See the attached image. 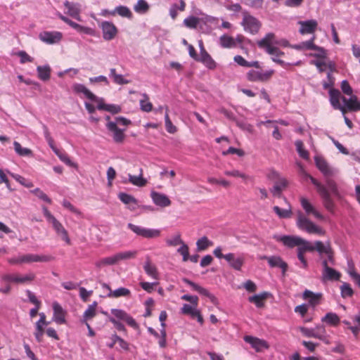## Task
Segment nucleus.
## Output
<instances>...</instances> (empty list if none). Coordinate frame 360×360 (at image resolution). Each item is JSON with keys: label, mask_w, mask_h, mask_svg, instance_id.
Instances as JSON below:
<instances>
[{"label": "nucleus", "mask_w": 360, "mask_h": 360, "mask_svg": "<svg viewBox=\"0 0 360 360\" xmlns=\"http://www.w3.org/2000/svg\"><path fill=\"white\" fill-rule=\"evenodd\" d=\"M315 163L317 168L326 176V185L321 184L315 178L309 176L311 182L316 186L318 193L320 195L325 208L331 213L335 210V202L331 198V195L340 198V193L336 182L330 179L335 174V171L332 169L326 162V160L319 156H316Z\"/></svg>", "instance_id": "1"}, {"label": "nucleus", "mask_w": 360, "mask_h": 360, "mask_svg": "<svg viewBox=\"0 0 360 360\" xmlns=\"http://www.w3.org/2000/svg\"><path fill=\"white\" fill-rule=\"evenodd\" d=\"M131 124V121L123 117H117L114 121H109L106 123V128L112 133L113 140L115 143H121L124 141L125 129H120L119 126L126 127Z\"/></svg>", "instance_id": "2"}, {"label": "nucleus", "mask_w": 360, "mask_h": 360, "mask_svg": "<svg viewBox=\"0 0 360 360\" xmlns=\"http://www.w3.org/2000/svg\"><path fill=\"white\" fill-rule=\"evenodd\" d=\"M297 225L301 230L307 231L310 234H317L319 236L325 235V231L319 226L307 219L302 213H299L297 217Z\"/></svg>", "instance_id": "3"}, {"label": "nucleus", "mask_w": 360, "mask_h": 360, "mask_svg": "<svg viewBox=\"0 0 360 360\" xmlns=\"http://www.w3.org/2000/svg\"><path fill=\"white\" fill-rule=\"evenodd\" d=\"M240 24L245 32L252 34H257L262 27V22L248 11L243 12V20Z\"/></svg>", "instance_id": "4"}, {"label": "nucleus", "mask_w": 360, "mask_h": 360, "mask_svg": "<svg viewBox=\"0 0 360 360\" xmlns=\"http://www.w3.org/2000/svg\"><path fill=\"white\" fill-rule=\"evenodd\" d=\"M259 48L264 49L267 53H279L278 48L275 46L277 44L276 37L274 33H267L262 39L257 42Z\"/></svg>", "instance_id": "5"}, {"label": "nucleus", "mask_w": 360, "mask_h": 360, "mask_svg": "<svg viewBox=\"0 0 360 360\" xmlns=\"http://www.w3.org/2000/svg\"><path fill=\"white\" fill-rule=\"evenodd\" d=\"M128 228L136 233L137 236H141L144 238L152 239L159 238L161 235V231L155 229H148L129 223Z\"/></svg>", "instance_id": "6"}, {"label": "nucleus", "mask_w": 360, "mask_h": 360, "mask_svg": "<svg viewBox=\"0 0 360 360\" xmlns=\"http://www.w3.org/2000/svg\"><path fill=\"white\" fill-rule=\"evenodd\" d=\"M274 74V70L265 72L257 70H250L246 74L247 79L252 82H267Z\"/></svg>", "instance_id": "7"}, {"label": "nucleus", "mask_w": 360, "mask_h": 360, "mask_svg": "<svg viewBox=\"0 0 360 360\" xmlns=\"http://www.w3.org/2000/svg\"><path fill=\"white\" fill-rule=\"evenodd\" d=\"M2 279L5 281L17 284L30 283L35 279V274L32 272L24 276L18 274H5L2 276Z\"/></svg>", "instance_id": "8"}, {"label": "nucleus", "mask_w": 360, "mask_h": 360, "mask_svg": "<svg viewBox=\"0 0 360 360\" xmlns=\"http://www.w3.org/2000/svg\"><path fill=\"white\" fill-rule=\"evenodd\" d=\"M102 30L103 38L105 41H111L115 38L118 33L117 27L109 21H103L99 25Z\"/></svg>", "instance_id": "9"}, {"label": "nucleus", "mask_w": 360, "mask_h": 360, "mask_svg": "<svg viewBox=\"0 0 360 360\" xmlns=\"http://www.w3.org/2000/svg\"><path fill=\"white\" fill-rule=\"evenodd\" d=\"M57 16L63 20L64 22L67 23L68 25H70L71 27L77 30L79 33H83L89 35L93 36L94 34V30L92 28L82 26L79 24H77L68 18L64 16L60 13H57Z\"/></svg>", "instance_id": "10"}, {"label": "nucleus", "mask_w": 360, "mask_h": 360, "mask_svg": "<svg viewBox=\"0 0 360 360\" xmlns=\"http://www.w3.org/2000/svg\"><path fill=\"white\" fill-rule=\"evenodd\" d=\"M244 340L249 343L251 347L257 352H261L264 349H266L269 348L268 342L262 339H259L256 337L245 335L244 337Z\"/></svg>", "instance_id": "11"}, {"label": "nucleus", "mask_w": 360, "mask_h": 360, "mask_svg": "<svg viewBox=\"0 0 360 360\" xmlns=\"http://www.w3.org/2000/svg\"><path fill=\"white\" fill-rule=\"evenodd\" d=\"M323 270L322 272L323 280L326 281H338L340 278L341 274L335 269L328 266V261L324 259L322 262Z\"/></svg>", "instance_id": "12"}, {"label": "nucleus", "mask_w": 360, "mask_h": 360, "mask_svg": "<svg viewBox=\"0 0 360 360\" xmlns=\"http://www.w3.org/2000/svg\"><path fill=\"white\" fill-rule=\"evenodd\" d=\"M53 259L54 257L51 255L27 254L22 255L21 261L23 263L30 264L32 262H49Z\"/></svg>", "instance_id": "13"}, {"label": "nucleus", "mask_w": 360, "mask_h": 360, "mask_svg": "<svg viewBox=\"0 0 360 360\" xmlns=\"http://www.w3.org/2000/svg\"><path fill=\"white\" fill-rule=\"evenodd\" d=\"M62 33L60 32H43L39 35L41 41L49 44H53L59 42L62 39Z\"/></svg>", "instance_id": "14"}, {"label": "nucleus", "mask_w": 360, "mask_h": 360, "mask_svg": "<svg viewBox=\"0 0 360 360\" xmlns=\"http://www.w3.org/2000/svg\"><path fill=\"white\" fill-rule=\"evenodd\" d=\"M64 6L66 8V11L65 12L66 14L70 15V17L76 19L78 21H81V6L77 3L70 2L66 1L64 2Z\"/></svg>", "instance_id": "15"}, {"label": "nucleus", "mask_w": 360, "mask_h": 360, "mask_svg": "<svg viewBox=\"0 0 360 360\" xmlns=\"http://www.w3.org/2000/svg\"><path fill=\"white\" fill-rule=\"evenodd\" d=\"M111 314L114 315L117 319L124 321L129 326L132 327L133 328H138V324L136 321L124 310L112 309H111Z\"/></svg>", "instance_id": "16"}, {"label": "nucleus", "mask_w": 360, "mask_h": 360, "mask_svg": "<svg viewBox=\"0 0 360 360\" xmlns=\"http://www.w3.org/2000/svg\"><path fill=\"white\" fill-rule=\"evenodd\" d=\"M103 288L107 290L108 294L107 297L110 298H117L120 297H129L131 295V292L129 289L126 288H120L115 290H112L110 287L105 283H103L101 284Z\"/></svg>", "instance_id": "17"}, {"label": "nucleus", "mask_w": 360, "mask_h": 360, "mask_svg": "<svg viewBox=\"0 0 360 360\" xmlns=\"http://www.w3.org/2000/svg\"><path fill=\"white\" fill-rule=\"evenodd\" d=\"M225 259L229 262L231 267L237 271H240L245 262L243 256L236 257L234 253H228L225 255Z\"/></svg>", "instance_id": "18"}, {"label": "nucleus", "mask_w": 360, "mask_h": 360, "mask_svg": "<svg viewBox=\"0 0 360 360\" xmlns=\"http://www.w3.org/2000/svg\"><path fill=\"white\" fill-rule=\"evenodd\" d=\"M150 197L153 202L161 207H166L171 205L172 202L169 198L165 194L158 192L153 191Z\"/></svg>", "instance_id": "19"}, {"label": "nucleus", "mask_w": 360, "mask_h": 360, "mask_svg": "<svg viewBox=\"0 0 360 360\" xmlns=\"http://www.w3.org/2000/svg\"><path fill=\"white\" fill-rule=\"evenodd\" d=\"M57 235L64 240L68 245H71V240L68 236L67 230L64 228L62 224L57 219L51 223Z\"/></svg>", "instance_id": "20"}, {"label": "nucleus", "mask_w": 360, "mask_h": 360, "mask_svg": "<svg viewBox=\"0 0 360 360\" xmlns=\"http://www.w3.org/2000/svg\"><path fill=\"white\" fill-rule=\"evenodd\" d=\"M183 282L192 287V288L194 290L197 291L200 295L209 297L212 302L214 303L216 302L217 298L213 295H212L207 289L200 286L199 285L186 278H183Z\"/></svg>", "instance_id": "21"}, {"label": "nucleus", "mask_w": 360, "mask_h": 360, "mask_svg": "<svg viewBox=\"0 0 360 360\" xmlns=\"http://www.w3.org/2000/svg\"><path fill=\"white\" fill-rule=\"evenodd\" d=\"M300 203L307 214H311L318 219L323 220L324 219L323 216L314 208L307 198H300Z\"/></svg>", "instance_id": "22"}, {"label": "nucleus", "mask_w": 360, "mask_h": 360, "mask_svg": "<svg viewBox=\"0 0 360 360\" xmlns=\"http://www.w3.org/2000/svg\"><path fill=\"white\" fill-rule=\"evenodd\" d=\"M53 321L58 324H63L65 323V311L59 303L55 302L53 303Z\"/></svg>", "instance_id": "23"}, {"label": "nucleus", "mask_w": 360, "mask_h": 360, "mask_svg": "<svg viewBox=\"0 0 360 360\" xmlns=\"http://www.w3.org/2000/svg\"><path fill=\"white\" fill-rule=\"evenodd\" d=\"M263 259L268 261L269 264L271 267H279L282 269L283 274H285L288 270V264L285 262L280 257L272 256L266 257L264 256Z\"/></svg>", "instance_id": "24"}, {"label": "nucleus", "mask_w": 360, "mask_h": 360, "mask_svg": "<svg viewBox=\"0 0 360 360\" xmlns=\"http://www.w3.org/2000/svg\"><path fill=\"white\" fill-rule=\"evenodd\" d=\"M330 94V101L331 103V105L335 108L339 109L342 111L343 114L346 112L345 108L343 106H341L340 103V92L338 89H332L329 91Z\"/></svg>", "instance_id": "25"}, {"label": "nucleus", "mask_w": 360, "mask_h": 360, "mask_svg": "<svg viewBox=\"0 0 360 360\" xmlns=\"http://www.w3.org/2000/svg\"><path fill=\"white\" fill-rule=\"evenodd\" d=\"M270 295V293L268 292H263L258 295H255L253 296L249 297L248 301L250 303H253L258 308H262L265 305V302Z\"/></svg>", "instance_id": "26"}, {"label": "nucleus", "mask_w": 360, "mask_h": 360, "mask_svg": "<svg viewBox=\"0 0 360 360\" xmlns=\"http://www.w3.org/2000/svg\"><path fill=\"white\" fill-rule=\"evenodd\" d=\"M299 23L301 25L300 32L302 34L314 33L318 25L315 20L300 21Z\"/></svg>", "instance_id": "27"}, {"label": "nucleus", "mask_w": 360, "mask_h": 360, "mask_svg": "<svg viewBox=\"0 0 360 360\" xmlns=\"http://www.w3.org/2000/svg\"><path fill=\"white\" fill-rule=\"evenodd\" d=\"M143 269L146 274L155 280H159V273L156 266L153 264L149 258L145 262Z\"/></svg>", "instance_id": "28"}, {"label": "nucleus", "mask_w": 360, "mask_h": 360, "mask_svg": "<svg viewBox=\"0 0 360 360\" xmlns=\"http://www.w3.org/2000/svg\"><path fill=\"white\" fill-rule=\"evenodd\" d=\"M72 89L76 94H83L85 97L91 101H96V96L89 90L84 84H75L72 86Z\"/></svg>", "instance_id": "29"}, {"label": "nucleus", "mask_w": 360, "mask_h": 360, "mask_svg": "<svg viewBox=\"0 0 360 360\" xmlns=\"http://www.w3.org/2000/svg\"><path fill=\"white\" fill-rule=\"evenodd\" d=\"M321 297V293H314L309 290H306L303 293V299L307 300L309 304L313 307H315L320 303Z\"/></svg>", "instance_id": "30"}, {"label": "nucleus", "mask_w": 360, "mask_h": 360, "mask_svg": "<svg viewBox=\"0 0 360 360\" xmlns=\"http://www.w3.org/2000/svg\"><path fill=\"white\" fill-rule=\"evenodd\" d=\"M288 182L285 178H279L271 190L273 195L281 197L282 191L288 186Z\"/></svg>", "instance_id": "31"}, {"label": "nucleus", "mask_w": 360, "mask_h": 360, "mask_svg": "<svg viewBox=\"0 0 360 360\" xmlns=\"http://www.w3.org/2000/svg\"><path fill=\"white\" fill-rule=\"evenodd\" d=\"M198 61L202 63L210 70H214L217 67L216 62L207 51H203L202 55L200 56Z\"/></svg>", "instance_id": "32"}, {"label": "nucleus", "mask_w": 360, "mask_h": 360, "mask_svg": "<svg viewBox=\"0 0 360 360\" xmlns=\"http://www.w3.org/2000/svg\"><path fill=\"white\" fill-rule=\"evenodd\" d=\"M281 241L288 248H294L300 245L303 243V238L298 236H285L281 238Z\"/></svg>", "instance_id": "33"}, {"label": "nucleus", "mask_w": 360, "mask_h": 360, "mask_svg": "<svg viewBox=\"0 0 360 360\" xmlns=\"http://www.w3.org/2000/svg\"><path fill=\"white\" fill-rule=\"evenodd\" d=\"M233 60L235 63H236L238 65L241 67L245 68H255L256 69H260V64L259 61H252L248 62L247 61L243 56L240 55H237L234 56Z\"/></svg>", "instance_id": "34"}, {"label": "nucleus", "mask_w": 360, "mask_h": 360, "mask_svg": "<svg viewBox=\"0 0 360 360\" xmlns=\"http://www.w3.org/2000/svg\"><path fill=\"white\" fill-rule=\"evenodd\" d=\"M342 101L345 103L347 108L350 111H358L360 110V102H359L356 96H352L349 98L342 97Z\"/></svg>", "instance_id": "35"}, {"label": "nucleus", "mask_w": 360, "mask_h": 360, "mask_svg": "<svg viewBox=\"0 0 360 360\" xmlns=\"http://www.w3.org/2000/svg\"><path fill=\"white\" fill-rule=\"evenodd\" d=\"M119 199L126 205H129V209L135 210L137 206V200L131 195L125 193H120L118 195Z\"/></svg>", "instance_id": "36"}, {"label": "nucleus", "mask_w": 360, "mask_h": 360, "mask_svg": "<svg viewBox=\"0 0 360 360\" xmlns=\"http://www.w3.org/2000/svg\"><path fill=\"white\" fill-rule=\"evenodd\" d=\"M136 250H129L124 252H120L116 253L115 255V259L116 261V264L119 263L122 260H129L131 259H134L137 255Z\"/></svg>", "instance_id": "37"}, {"label": "nucleus", "mask_w": 360, "mask_h": 360, "mask_svg": "<svg viewBox=\"0 0 360 360\" xmlns=\"http://www.w3.org/2000/svg\"><path fill=\"white\" fill-rule=\"evenodd\" d=\"M129 181L136 186L143 187L145 186L147 184L146 179L143 177V169L142 168L139 169V176H134L131 174H129Z\"/></svg>", "instance_id": "38"}, {"label": "nucleus", "mask_w": 360, "mask_h": 360, "mask_svg": "<svg viewBox=\"0 0 360 360\" xmlns=\"http://www.w3.org/2000/svg\"><path fill=\"white\" fill-rule=\"evenodd\" d=\"M97 302L90 304L83 314L82 322L87 324L96 315Z\"/></svg>", "instance_id": "39"}, {"label": "nucleus", "mask_w": 360, "mask_h": 360, "mask_svg": "<svg viewBox=\"0 0 360 360\" xmlns=\"http://www.w3.org/2000/svg\"><path fill=\"white\" fill-rule=\"evenodd\" d=\"M315 338L319 339L325 344H330L329 336L326 334V328L323 326H317L315 328Z\"/></svg>", "instance_id": "40"}, {"label": "nucleus", "mask_w": 360, "mask_h": 360, "mask_svg": "<svg viewBox=\"0 0 360 360\" xmlns=\"http://www.w3.org/2000/svg\"><path fill=\"white\" fill-rule=\"evenodd\" d=\"M321 321L332 326H337L339 325L340 319L335 313L328 312L321 319Z\"/></svg>", "instance_id": "41"}, {"label": "nucleus", "mask_w": 360, "mask_h": 360, "mask_svg": "<svg viewBox=\"0 0 360 360\" xmlns=\"http://www.w3.org/2000/svg\"><path fill=\"white\" fill-rule=\"evenodd\" d=\"M219 42L221 47L231 49L236 47V40L233 37L224 34L220 37Z\"/></svg>", "instance_id": "42"}, {"label": "nucleus", "mask_w": 360, "mask_h": 360, "mask_svg": "<svg viewBox=\"0 0 360 360\" xmlns=\"http://www.w3.org/2000/svg\"><path fill=\"white\" fill-rule=\"evenodd\" d=\"M38 77L42 81H47L51 77V68L49 65L38 66L37 68Z\"/></svg>", "instance_id": "43"}, {"label": "nucleus", "mask_w": 360, "mask_h": 360, "mask_svg": "<svg viewBox=\"0 0 360 360\" xmlns=\"http://www.w3.org/2000/svg\"><path fill=\"white\" fill-rule=\"evenodd\" d=\"M97 108L101 110H105L112 114H117L121 112V107L115 104L99 103Z\"/></svg>", "instance_id": "44"}, {"label": "nucleus", "mask_w": 360, "mask_h": 360, "mask_svg": "<svg viewBox=\"0 0 360 360\" xmlns=\"http://www.w3.org/2000/svg\"><path fill=\"white\" fill-rule=\"evenodd\" d=\"M214 243L210 240L207 236H203L198 239L196 242V246L198 251L207 250L209 247L213 246Z\"/></svg>", "instance_id": "45"}, {"label": "nucleus", "mask_w": 360, "mask_h": 360, "mask_svg": "<svg viewBox=\"0 0 360 360\" xmlns=\"http://www.w3.org/2000/svg\"><path fill=\"white\" fill-rule=\"evenodd\" d=\"M143 98L140 100V108L142 111L149 112L153 110V104L149 101L146 94H143Z\"/></svg>", "instance_id": "46"}, {"label": "nucleus", "mask_w": 360, "mask_h": 360, "mask_svg": "<svg viewBox=\"0 0 360 360\" xmlns=\"http://www.w3.org/2000/svg\"><path fill=\"white\" fill-rule=\"evenodd\" d=\"M14 150L20 156H32V151L27 148H22L20 143L14 141Z\"/></svg>", "instance_id": "47"}, {"label": "nucleus", "mask_w": 360, "mask_h": 360, "mask_svg": "<svg viewBox=\"0 0 360 360\" xmlns=\"http://www.w3.org/2000/svg\"><path fill=\"white\" fill-rule=\"evenodd\" d=\"M115 264H116L115 255L102 258L95 263L96 266L98 268H102L105 266H110V265H115Z\"/></svg>", "instance_id": "48"}, {"label": "nucleus", "mask_w": 360, "mask_h": 360, "mask_svg": "<svg viewBox=\"0 0 360 360\" xmlns=\"http://www.w3.org/2000/svg\"><path fill=\"white\" fill-rule=\"evenodd\" d=\"M110 76L112 78L113 82L117 84H127L129 83V81L124 79L122 75L117 74L115 68L110 69Z\"/></svg>", "instance_id": "49"}, {"label": "nucleus", "mask_w": 360, "mask_h": 360, "mask_svg": "<svg viewBox=\"0 0 360 360\" xmlns=\"http://www.w3.org/2000/svg\"><path fill=\"white\" fill-rule=\"evenodd\" d=\"M298 254H305L306 252H313L315 250L314 245L310 242L303 239V243L300 245H297Z\"/></svg>", "instance_id": "50"}, {"label": "nucleus", "mask_w": 360, "mask_h": 360, "mask_svg": "<svg viewBox=\"0 0 360 360\" xmlns=\"http://www.w3.org/2000/svg\"><path fill=\"white\" fill-rule=\"evenodd\" d=\"M149 5L145 0H139L134 7V10L139 13H146L149 10Z\"/></svg>", "instance_id": "51"}, {"label": "nucleus", "mask_w": 360, "mask_h": 360, "mask_svg": "<svg viewBox=\"0 0 360 360\" xmlns=\"http://www.w3.org/2000/svg\"><path fill=\"white\" fill-rule=\"evenodd\" d=\"M200 18L195 16H189L184 19V25L190 29H195L200 23Z\"/></svg>", "instance_id": "52"}, {"label": "nucleus", "mask_w": 360, "mask_h": 360, "mask_svg": "<svg viewBox=\"0 0 360 360\" xmlns=\"http://www.w3.org/2000/svg\"><path fill=\"white\" fill-rule=\"evenodd\" d=\"M166 112L165 115V128L168 133L169 134H174L176 132L177 129L176 127L172 124V121L169 119V114H168V108L167 106L165 107Z\"/></svg>", "instance_id": "53"}, {"label": "nucleus", "mask_w": 360, "mask_h": 360, "mask_svg": "<svg viewBox=\"0 0 360 360\" xmlns=\"http://www.w3.org/2000/svg\"><path fill=\"white\" fill-rule=\"evenodd\" d=\"M295 144L300 156L304 160H308L309 157V153L307 150L304 149L303 142L300 140H298L295 141Z\"/></svg>", "instance_id": "54"}, {"label": "nucleus", "mask_w": 360, "mask_h": 360, "mask_svg": "<svg viewBox=\"0 0 360 360\" xmlns=\"http://www.w3.org/2000/svg\"><path fill=\"white\" fill-rule=\"evenodd\" d=\"M115 14L117 13L119 15L127 18H132V13L129 10V8L124 6H119L115 9Z\"/></svg>", "instance_id": "55"}, {"label": "nucleus", "mask_w": 360, "mask_h": 360, "mask_svg": "<svg viewBox=\"0 0 360 360\" xmlns=\"http://www.w3.org/2000/svg\"><path fill=\"white\" fill-rule=\"evenodd\" d=\"M273 209H274V211L276 213V214L280 218L288 219V218H290L292 216V211H291L290 208L286 210V209H281L278 206H274Z\"/></svg>", "instance_id": "56"}, {"label": "nucleus", "mask_w": 360, "mask_h": 360, "mask_svg": "<svg viewBox=\"0 0 360 360\" xmlns=\"http://www.w3.org/2000/svg\"><path fill=\"white\" fill-rule=\"evenodd\" d=\"M46 326V324H43L41 323H36L34 336L38 342H41L42 341L43 335L44 333V327Z\"/></svg>", "instance_id": "57"}, {"label": "nucleus", "mask_w": 360, "mask_h": 360, "mask_svg": "<svg viewBox=\"0 0 360 360\" xmlns=\"http://www.w3.org/2000/svg\"><path fill=\"white\" fill-rule=\"evenodd\" d=\"M177 252L179 253L182 256L183 262H186L188 261L189 248L185 243H183L181 245V247L179 248H178Z\"/></svg>", "instance_id": "58"}, {"label": "nucleus", "mask_w": 360, "mask_h": 360, "mask_svg": "<svg viewBox=\"0 0 360 360\" xmlns=\"http://www.w3.org/2000/svg\"><path fill=\"white\" fill-rule=\"evenodd\" d=\"M31 193L34 194L40 200L46 202L49 204H51L52 202L51 198H49L48 195L45 193H44V191H41L40 188H35V189L31 191Z\"/></svg>", "instance_id": "59"}, {"label": "nucleus", "mask_w": 360, "mask_h": 360, "mask_svg": "<svg viewBox=\"0 0 360 360\" xmlns=\"http://www.w3.org/2000/svg\"><path fill=\"white\" fill-rule=\"evenodd\" d=\"M196 307H193L188 304H184L183 307L181 308V312L184 314L190 315L192 318L195 319V313H198L199 311L195 309Z\"/></svg>", "instance_id": "60"}, {"label": "nucleus", "mask_w": 360, "mask_h": 360, "mask_svg": "<svg viewBox=\"0 0 360 360\" xmlns=\"http://www.w3.org/2000/svg\"><path fill=\"white\" fill-rule=\"evenodd\" d=\"M183 243H184L181 238V234L178 233L176 236H173L172 238L167 239L166 243L168 246H177L179 245H181Z\"/></svg>", "instance_id": "61"}, {"label": "nucleus", "mask_w": 360, "mask_h": 360, "mask_svg": "<svg viewBox=\"0 0 360 360\" xmlns=\"http://www.w3.org/2000/svg\"><path fill=\"white\" fill-rule=\"evenodd\" d=\"M314 64L320 72H323L327 68H329L330 70H333L334 68V65L332 63H327L323 60H317L314 63Z\"/></svg>", "instance_id": "62"}, {"label": "nucleus", "mask_w": 360, "mask_h": 360, "mask_svg": "<svg viewBox=\"0 0 360 360\" xmlns=\"http://www.w3.org/2000/svg\"><path fill=\"white\" fill-rule=\"evenodd\" d=\"M16 55L20 58V63L24 64L25 63H32L33 58L30 56L25 51H20L16 53Z\"/></svg>", "instance_id": "63"}, {"label": "nucleus", "mask_w": 360, "mask_h": 360, "mask_svg": "<svg viewBox=\"0 0 360 360\" xmlns=\"http://www.w3.org/2000/svg\"><path fill=\"white\" fill-rule=\"evenodd\" d=\"M314 247L315 248V250H316L320 254H322V253H325L326 254L328 250L331 249V248L329 245L328 246H325L323 245V243L321 241H319V240L315 242Z\"/></svg>", "instance_id": "64"}]
</instances>
